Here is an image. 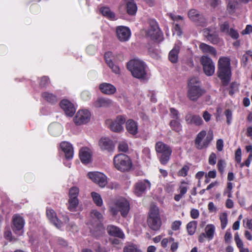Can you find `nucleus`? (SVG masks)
<instances>
[{"label": "nucleus", "mask_w": 252, "mask_h": 252, "mask_svg": "<svg viewBox=\"0 0 252 252\" xmlns=\"http://www.w3.org/2000/svg\"><path fill=\"white\" fill-rule=\"evenodd\" d=\"M155 150L160 162L163 165L166 164L170 159L172 152L170 146L161 141H158L155 145Z\"/></svg>", "instance_id": "obj_4"}, {"label": "nucleus", "mask_w": 252, "mask_h": 252, "mask_svg": "<svg viewBox=\"0 0 252 252\" xmlns=\"http://www.w3.org/2000/svg\"><path fill=\"white\" fill-rule=\"evenodd\" d=\"M188 185V182L185 181H181L179 187L180 193L184 195L187 193L189 189Z\"/></svg>", "instance_id": "obj_43"}, {"label": "nucleus", "mask_w": 252, "mask_h": 252, "mask_svg": "<svg viewBox=\"0 0 252 252\" xmlns=\"http://www.w3.org/2000/svg\"><path fill=\"white\" fill-rule=\"evenodd\" d=\"M221 222V227L222 229H224L227 224V215L226 213H223L220 215V217Z\"/></svg>", "instance_id": "obj_46"}, {"label": "nucleus", "mask_w": 252, "mask_h": 252, "mask_svg": "<svg viewBox=\"0 0 252 252\" xmlns=\"http://www.w3.org/2000/svg\"><path fill=\"white\" fill-rule=\"evenodd\" d=\"M124 252H142V251L138 249L136 246L131 245H127L124 248Z\"/></svg>", "instance_id": "obj_44"}, {"label": "nucleus", "mask_w": 252, "mask_h": 252, "mask_svg": "<svg viewBox=\"0 0 252 252\" xmlns=\"http://www.w3.org/2000/svg\"><path fill=\"white\" fill-rule=\"evenodd\" d=\"M48 129L51 134L56 136L62 133L63 127L58 123H53L49 126Z\"/></svg>", "instance_id": "obj_33"}, {"label": "nucleus", "mask_w": 252, "mask_h": 252, "mask_svg": "<svg viewBox=\"0 0 252 252\" xmlns=\"http://www.w3.org/2000/svg\"><path fill=\"white\" fill-rule=\"evenodd\" d=\"M150 183L148 180H143L138 182L135 185V194L139 196L145 191L146 189L150 188Z\"/></svg>", "instance_id": "obj_21"}, {"label": "nucleus", "mask_w": 252, "mask_h": 252, "mask_svg": "<svg viewBox=\"0 0 252 252\" xmlns=\"http://www.w3.org/2000/svg\"><path fill=\"white\" fill-rule=\"evenodd\" d=\"M242 152L240 148H238L235 153V159L237 163H240L241 161Z\"/></svg>", "instance_id": "obj_55"}, {"label": "nucleus", "mask_w": 252, "mask_h": 252, "mask_svg": "<svg viewBox=\"0 0 252 252\" xmlns=\"http://www.w3.org/2000/svg\"><path fill=\"white\" fill-rule=\"evenodd\" d=\"M80 158L84 163H88L91 161L92 154L90 150L87 148H82L80 151Z\"/></svg>", "instance_id": "obj_31"}, {"label": "nucleus", "mask_w": 252, "mask_h": 252, "mask_svg": "<svg viewBox=\"0 0 252 252\" xmlns=\"http://www.w3.org/2000/svg\"><path fill=\"white\" fill-rule=\"evenodd\" d=\"M46 215L50 222L57 228L62 227V222L57 218L56 213L53 210L47 209L46 211Z\"/></svg>", "instance_id": "obj_28"}, {"label": "nucleus", "mask_w": 252, "mask_h": 252, "mask_svg": "<svg viewBox=\"0 0 252 252\" xmlns=\"http://www.w3.org/2000/svg\"><path fill=\"white\" fill-rule=\"evenodd\" d=\"M182 222L180 220L174 221L171 225V228L173 230L176 231L180 229L181 225Z\"/></svg>", "instance_id": "obj_54"}, {"label": "nucleus", "mask_w": 252, "mask_h": 252, "mask_svg": "<svg viewBox=\"0 0 252 252\" xmlns=\"http://www.w3.org/2000/svg\"><path fill=\"white\" fill-rule=\"evenodd\" d=\"M220 29L221 32L229 35L233 39H237L239 37L238 32L233 28H229L228 22L225 21L220 24Z\"/></svg>", "instance_id": "obj_18"}, {"label": "nucleus", "mask_w": 252, "mask_h": 252, "mask_svg": "<svg viewBox=\"0 0 252 252\" xmlns=\"http://www.w3.org/2000/svg\"><path fill=\"white\" fill-rule=\"evenodd\" d=\"M99 146L102 151L108 152H112L114 149L113 141L107 137H102L99 140Z\"/></svg>", "instance_id": "obj_20"}, {"label": "nucleus", "mask_w": 252, "mask_h": 252, "mask_svg": "<svg viewBox=\"0 0 252 252\" xmlns=\"http://www.w3.org/2000/svg\"><path fill=\"white\" fill-rule=\"evenodd\" d=\"M234 240L239 249L242 248L244 246L243 242L240 239L239 235L237 233L235 234Z\"/></svg>", "instance_id": "obj_52"}, {"label": "nucleus", "mask_w": 252, "mask_h": 252, "mask_svg": "<svg viewBox=\"0 0 252 252\" xmlns=\"http://www.w3.org/2000/svg\"><path fill=\"white\" fill-rule=\"evenodd\" d=\"M100 11L103 16L107 17L111 20L115 19V14L113 12L111 11L109 7H102L100 9Z\"/></svg>", "instance_id": "obj_36"}, {"label": "nucleus", "mask_w": 252, "mask_h": 252, "mask_svg": "<svg viewBox=\"0 0 252 252\" xmlns=\"http://www.w3.org/2000/svg\"><path fill=\"white\" fill-rule=\"evenodd\" d=\"M170 113L171 116L172 118H175L176 119H179V114L177 110L172 108L170 109Z\"/></svg>", "instance_id": "obj_61"}, {"label": "nucleus", "mask_w": 252, "mask_h": 252, "mask_svg": "<svg viewBox=\"0 0 252 252\" xmlns=\"http://www.w3.org/2000/svg\"><path fill=\"white\" fill-rule=\"evenodd\" d=\"M91 196L93 199L94 203L97 206H101L103 204L102 199L100 194L95 192H92L91 193Z\"/></svg>", "instance_id": "obj_38"}, {"label": "nucleus", "mask_w": 252, "mask_h": 252, "mask_svg": "<svg viewBox=\"0 0 252 252\" xmlns=\"http://www.w3.org/2000/svg\"><path fill=\"white\" fill-rule=\"evenodd\" d=\"M107 230L108 234L111 236L119 237L122 239H124L125 238L124 233L122 230L117 226L113 225H109L107 226Z\"/></svg>", "instance_id": "obj_29"}, {"label": "nucleus", "mask_w": 252, "mask_h": 252, "mask_svg": "<svg viewBox=\"0 0 252 252\" xmlns=\"http://www.w3.org/2000/svg\"><path fill=\"white\" fill-rule=\"evenodd\" d=\"M199 215V213L198 210L195 209H191L190 211V216L192 219H197Z\"/></svg>", "instance_id": "obj_60"}, {"label": "nucleus", "mask_w": 252, "mask_h": 252, "mask_svg": "<svg viewBox=\"0 0 252 252\" xmlns=\"http://www.w3.org/2000/svg\"><path fill=\"white\" fill-rule=\"evenodd\" d=\"M252 32V26L251 25H248L247 26L246 29L243 31L242 34H249Z\"/></svg>", "instance_id": "obj_64"}, {"label": "nucleus", "mask_w": 252, "mask_h": 252, "mask_svg": "<svg viewBox=\"0 0 252 252\" xmlns=\"http://www.w3.org/2000/svg\"><path fill=\"white\" fill-rule=\"evenodd\" d=\"M203 35L204 36L213 44H217L220 41L218 33L209 29L203 30Z\"/></svg>", "instance_id": "obj_24"}, {"label": "nucleus", "mask_w": 252, "mask_h": 252, "mask_svg": "<svg viewBox=\"0 0 252 252\" xmlns=\"http://www.w3.org/2000/svg\"><path fill=\"white\" fill-rule=\"evenodd\" d=\"M173 34H176L177 35L180 36L182 34L181 30L178 24H176L174 27Z\"/></svg>", "instance_id": "obj_62"}, {"label": "nucleus", "mask_w": 252, "mask_h": 252, "mask_svg": "<svg viewBox=\"0 0 252 252\" xmlns=\"http://www.w3.org/2000/svg\"><path fill=\"white\" fill-rule=\"evenodd\" d=\"M239 1L237 0H229L227 5V10L229 13H233L238 7Z\"/></svg>", "instance_id": "obj_39"}, {"label": "nucleus", "mask_w": 252, "mask_h": 252, "mask_svg": "<svg viewBox=\"0 0 252 252\" xmlns=\"http://www.w3.org/2000/svg\"><path fill=\"white\" fill-rule=\"evenodd\" d=\"M147 35L153 39H160L161 36V32L155 21L152 20L150 21V27L147 31Z\"/></svg>", "instance_id": "obj_13"}, {"label": "nucleus", "mask_w": 252, "mask_h": 252, "mask_svg": "<svg viewBox=\"0 0 252 252\" xmlns=\"http://www.w3.org/2000/svg\"><path fill=\"white\" fill-rule=\"evenodd\" d=\"M68 203V209L71 211H74L78 205L79 201L78 198H69Z\"/></svg>", "instance_id": "obj_42"}, {"label": "nucleus", "mask_w": 252, "mask_h": 252, "mask_svg": "<svg viewBox=\"0 0 252 252\" xmlns=\"http://www.w3.org/2000/svg\"><path fill=\"white\" fill-rule=\"evenodd\" d=\"M104 58L106 63L112 69V71L116 74H119L120 69L118 65L114 64V62H116V59L112 53L111 52H106L104 55Z\"/></svg>", "instance_id": "obj_14"}, {"label": "nucleus", "mask_w": 252, "mask_h": 252, "mask_svg": "<svg viewBox=\"0 0 252 252\" xmlns=\"http://www.w3.org/2000/svg\"><path fill=\"white\" fill-rule=\"evenodd\" d=\"M216 147L219 151H221L223 150V141L222 139H220L217 140L216 143Z\"/></svg>", "instance_id": "obj_58"}, {"label": "nucleus", "mask_w": 252, "mask_h": 252, "mask_svg": "<svg viewBox=\"0 0 252 252\" xmlns=\"http://www.w3.org/2000/svg\"><path fill=\"white\" fill-rule=\"evenodd\" d=\"M91 113L87 110H79L74 118V123L78 125L87 123L90 120Z\"/></svg>", "instance_id": "obj_12"}, {"label": "nucleus", "mask_w": 252, "mask_h": 252, "mask_svg": "<svg viewBox=\"0 0 252 252\" xmlns=\"http://www.w3.org/2000/svg\"><path fill=\"white\" fill-rule=\"evenodd\" d=\"M188 16L191 21L196 22L197 25L202 26L205 25L206 19L196 10L194 9L190 10L188 12Z\"/></svg>", "instance_id": "obj_15"}, {"label": "nucleus", "mask_w": 252, "mask_h": 252, "mask_svg": "<svg viewBox=\"0 0 252 252\" xmlns=\"http://www.w3.org/2000/svg\"><path fill=\"white\" fill-rule=\"evenodd\" d=\"M232 238L231 233L229 231H227L224 235V240L226 243L230 242Z\"/></svg>", "instance_id": "obj_63"}, {"label": "nucleus", "mask_w": 252, "mask_h": 252, "mask_svg": "<svg viewBox=\"0 0 252 252\" xmlns=\"http://www.w3.org/2000/svg\"><path fill=\"white\" fill-rule=\"evenodd\" d=\"M79 192V189L76 187H73L69 189V198H78Z\"/></svg>", "instance_id": "obj_45"}, {"label": "nucleus", "mask_w": 252, "mask_h": 252, "mask_svg": "<svg viewBox=\"0 0 252 252\" xmlns=\"http://www.w3.org/2000/svg\"><path fill=\"white\" fill-rule=\"evenodd\" d=\"M181 43L175 44L173 48L169 52L168 54L169 60L173 63L178 61V54L180 51Z\"/></svg>", "instance_id": "obj_25"}, {"label": "nucleus", "mask_w": 252, "mask_h": 252, "mask_svg": "<svg viewBox=\"0 0 252 252\" xmlns=\"http://www.w3.org/2000/svg\"><path fill=\"white\" fill-rule=\"evenodd\" d=\"M91 216L93 219H96L99 222L103 220V216L102 214L95 210L92 211Z\"/></svg>", "instance_id": "obj_48"}, {"label": "nucleus", "mask_w": 252, "mask_h": 252, "mask_svg": "<svg viewBox=\"0 0 252 252\" xmlns=\"http://www.w3.org/2000/svg\"><path fill=\"white\" fill-rule=\"evenodd\" d=\"M204 93V91L200 87V82L198 78L193 77L189 79L188 83L187 96L190 100L197 101Z\"/></svg>", "instance_id": "obj_3"}, {"label": "nucleus", "mask_w": 252, "mask_h": 252, "mask_svg": "<svg viewBox=\"0 0 252 252\" xmlns=\"http://www.w3.org/2000/svg\"><path fill=\"white\" fill-rule=\"evenodd\" d=\"M199 48L204 54H208L214 56H216L217 55V51L215 48L206 43H200Z\"/></svg>", "instance_id": "obj_32"}, {"label": "nucleus", "mask_w": 252, "mask_h": 252, "mask_svg": "<svg viewBox=\"0 0 252 252\" xmlns=\"http://www.w3.org/2000/svg\"><path fill=\"white\" fill-rule=\"evenodd\" d=\"M81 97L84 100H88L91 98V94L88 91H84L81 93Z\"/></svg>", "instance_id": "obj_57"}, {"label": "nucleus", "mask_w": 252, "mask_h": 252, "mask_svg": "<svg viewBox=\"0 0 252 252\" xmlns=\"http://www.w3.org/2000/svg\"><path fill=\"white\" fill-rule=\"evenodd\" d=\"M116 33L118 38L123 42L127 41L131 35L130 29L123 26H118L117 28Z\"/></svg>", "instance_id": "obj_16"}, {"label": "nucleus", "mask_w": 252, "mask_h": 252, "mask_svg": "<svg viewBox=\"0 0 252 252\" xmlns=\"http://www.w3.org/2000/svg\"><path fill=\"white\" fill-rule=\"evenodd\" d=\"M197 222L196 221L193 220L189 222L187 225V229L189 235H192L194 234Z\"/></svg>", "instance_id": "obj_37"}, {"label": "nucleus", "mask_w": 252, "mask_h": 252, "mask_svg": "<svg viewBox=\"0 0 252 252\" xmlns=\"http://www.w3.org/2000/svg\"><path fill=\"white\" fill-rule=\"evenodd\" d=\"M238 91V84L236 82L231 83L230 88L229 90V94L233 95L235 93Z\"/></svg>", "instance_id": "obj_49"}, {"label": "nucleus", "mask_w": 252, "mask_h": 252, "mask_svg": "<svg viewBox=\"0 0 252 252\" xmlns=\"http://www.w3.org/2000/svg\"><path fill=\"white\" fill-rule=\"evenodd\" d=\"M113 104V101L108 98L99 97L97 98L93 103V106L96 108H108Z\"/></svg>", "instance_id": "obj_17"}, {"label": "nucleus", "mask_w": 252, "mask_h": 252, "mask_svg": "<svg viewBox=\"0 0 252 252\" xmlns=\"http://www.w3.org/2000/svg\"><path fill=\"white\" fill-rule=\"evenodd\" d=\"M225 162L223 159H220L218 162V170L220 173H223L224 171V168L225 167Z\"/></svg>", "instance_id": "obj_53"}, {"label": "nucleus", "mask_w": 252, "mask_h": 252, "mask_svg": "<svg viewBox=\"0 0 252 252\" xmlns=\"http://www.w3.org/2000/svg\"><path fill=\"white\" fill-rule=\"evenodd\" d=\"M127 67L134 77L142 80L148 79L147 67L142 61L139 59L131 60L127 63Z\"/></svg>", "instance_id": "obj_2"}, {"label": "nucleus", "mask_w": 252, "mask_h": 252, "mask_svg": "<svg viewBox=\"0 0 252 252\" xmlns=\"http://www.w3.org/2000/svg\"><path fill=\"white\" fill-rule=\"evenodd\" d=\"M216 231V227L213 224H207L204 228V233L205 234V236H207V239L208 240H212L215 235Z\"/></svg>", "instance_id": "obj_34"}, {"label": "nucleus", "mask_w": 252, "mask_h": 252, "mask_svg": "<svg viewBox=\"0 0 252 252\" xmlns=\"http://www.w3.org/2000/svg\"><path fill=\"white\" fill-rule=\"evenodd\" d=\"M12 220L14 226L13 228V231L15 233L19 232V234H20V231H21L23 229L24 226V220L21 216L17 214L13 216Z\"/></svg>", "instance_id": "obj_22"}, {"label": "nucleus", "mask_w": 252, "mask_h": 252, "mask_svg": "<svg viewBox=\"0 0 252 252\" xmlns=\"http://www.w3.org/2000/svg\"><path fill=\"white\" fill-rule=\"evenodd\" d=\"M213 138L212 132H209L206 136V132L202 130L198 133L195 140V144L198 149L207 148Z\"/></svg>", "instance_id": "obj_8"}, {"label": "nucleus", "mask_w": 252, "mask_h": 252, "mask_svg": "<svg viewBox=\"0 0 252 252\" xmlns=\"http://www.w3.org/2000/svg\"><path fill=\"white\" fill-rule=\"evenodd\" d=\"M60 147L62 150L66 158L72 159L73 157L74 151L72 145L66 141H63L61 143Z\"/></svg>", "instance_id": "obj_23"}, {"label": "nucleus", "mask_w": 252, "mask_h": 252, "mask_svg": "<svg viewBox=\"0 0 252 252\" xmlns=\"http://www.w3.org/2000/svg\"><path fill=\"white\" fill-rule=\"evenodd\" d=\"M99 89L102 94L107 95L113 94L117 91L116 87L114 85L107 83L100 84L99 86Z\"/></svg>", "instance_id": "obj_27"}, {"label": "nucleus", "mask_w": 252, "mask_h": 252, "mask_svg": "<svg viewBox=\"0 0 252 252\" xmlns=\"http://www.w3.org/2000/svg\"><path fill=\"white\" fill-rule=\"evenodd\" d=\"M170 125L171 128L177 132H180L182 130V126L179 119L172 120Z\"/></svg>", "instance_id": "obj_41"}, {"label": "nucleus", "mask_w": 252, "mask_h": 252, "mask_svg": "<svg viewBox=\"0 0 252 252\" xmlns=\"http://www.w3.org/2000/svg\"><path fill=\"white\" fill-rule=\"evenodd\" d=\"M42 97L47 101L53 103L57 101V97L56 95L48 92H44L42 94Z\"/></svg>", "instance_id": "obj_40"}, {"label": "nucleus", "mask_w": 252, "mask_h": 252, "mask_svg": "<svg viewBox=\"0 0 252 252\" xmlns=\"http://www.w3.org/2000/svg\"><path fill=\"white\" fill-rule=\"evenodd\" d=\"M224 115L226 118V122L228 125H230L231 123L232 119V112L229 109H227L224 112Z\"/></svg>", "instance_id": "obj_51"}, {"label": "nucleus", "mask_w": 252, "mask_h": 252, "mask_svg": "<svg viewBox=\"0 0 252 252\" xmlns=\"http://www.w3.org/2000/svg\"><path fill=\"white\" fill-rule=\"evenodd\" d=\"M49 78L46 76H44L41 79L40 85L42 87H45L49 83Z\"/></svg>", "instance_id": "obj_59"}, {"label": "nucleus", "mask_w": 252, "mask_h": 252, "mask_svg": "<svg viewBox=\"0 0 252 252\" xmlns=\"http://www.w3.org/2000/svg\"><path fill=\"white\" fill-rule=\"evenodd\" d=\"M60 106L69 117L73 116L76 110L73 104L67 99L62 100L60 102Z\"/></svg>", "instance_id": "obj_19"}, {"label": "nucleus", "mask_w": 252, "mask_h": 252, "mask_svg": "<svg viewBox=\"0 0 252 252\" xmlns=\"http://www.w3.org/2000/svg\"><path fill=\"white\" fill-rule=\"evenodd\" d=\"M217 75L224 86L229 83L231 77L230 60L228 57H221L218 61Z\"/></svg>", "instance_id": "obj_1"}, {"label": "nucleus", "mask_w": 252, "mask_h": 252, "mask_svg": "<svg viewBox=\"0 0 252 252\" xmlns=\"http://www.w3.org/2000/svg\"><path fill=\"white\" fill-rule=\"evenodd\" d=\"M115 168L121 172L128 171L132 167V164L130 158L125 154H118L113 158Z\"/></svg>", "instance_id": "obj_6"}, {"label": "nucleus", "mask_w": 252, "mask_h": 252, "mask_svg": "<svg viewBox=\"0 0 252 252\" xmlns=\"http://www.w3.org/2000/svg\"><path fill=\"white\" fill-rule=\"evenodd\" d=\"M129 209V203L124 198L119 199L111 207V211L114 216L117 215L120 212L124 217L127 216Z\"/></svg>", "instance_id": "obj_7"}, {"label": "nucleus", "mask_w": 252, "mask_h": 252, "mask_svg": "<svg viewBox=\"0 0 252 252\" xmlns=\"http://www.w3.org/2000/svg\"><path fill=\"white\" fill-rule=\"evenodd\" d=\"M189 167L188 165H185L178 172V175L179 176L185 177L187 175Z\"/></svg>", "instance_id": "obj_50"}, {"label": "nucleus", "mask_w": 252, "mask_h": 252, "mask_svg": "<svg viewBox=\"0 0 252 252\" xmlns=\"http://www.w3.org/2000/svg\"><path fill=\"white\" fill-rule=\"evenodd\" d=\"M200 61L204 73L208 76H212L215 70V64L212 60L208 56L204 55L201 57Z\"/></svg>", "instance_id": "obj_9"}, {"label": "nucleus", "mask_w": 252, "mask_h": 252, "mask_svg": "<svg viewBox=\"0 0 252 252\" xmlns=\"http://www.w3.org/2000/svg\"><path fill=\"white\" fill-rule=\"evenodd\" d=\"M185 120L187 124L194 125L196 126H201L203 124V120L199 115H193L190 113L187 114Z\"/></svg>", "instance_id": "obj_26"}, {"label": "nucleus", "mask_w": 252, "mask_h": 252, "mask_svg": "<svg viewBox=\"0 0 252 252\" xmlns=\"http://www.w3.org/2000/svg\"><path fill=\"white\" fill-rule=\"evenodd\" d=\"M126 5V12L130 15H134L137 11V6L134 0H122Z\"/></svg>", "instance_id": "obj_30"}, {"label": "nucleus", "mask_w": 252, "mask_h": 252, "mask_svg": "<svg viewBox=\"0 0 252 252\" xmlns=\"http://www.w3.org/2000/svg\"><path fill=\"white\" fill-rule=\"evenodd\" d=\"M147 223L149 227L153 230H158L161 225L158 208L155 205L151 206L149 213Z\"/></svg>", "instance_id": "obj_5"}, {"label": "nucleus", "mask_w": 252, "mask_h": 252, "mask_svg": "<svg viewBox=\"0 0 252 252\" xmlns=\"http://www.w3.org/2000/svg\"><path fill=\"white\" fill-rule=\"evenodd\" d=\"M216 155L214 153H211L209 158V163L211 165H215L216 163Z\"/></svg>", "instance_id": "obj_56"}, {"label": "nucleus", "mask_w": 252, "mask_h": 252, "mask_svg": "<svg viewBox=\"0 0 252 252\" xmlns=\"http://www.w3.org/2000/svg\"><path fill=\"white\" fill-rule=\"evenodd\" d=\"M88 177L101 188L104 187L107 183L106 176L101 172H92L88 173Z\"/></svg>", "instance_id": "obj_11"}, {"label": "nucleus", "mask_w": 252, "mask_h": 252, "mask_svg": "<svg viewBox=\"0 0 252 252\" xmlns=\"http://www.w3.org/2000/svg\"><path fill=\"white\" fill-rule=\"evenodd\" d=\"M126 119L124 116H119L113 121L109 120L107 124L110 129L116 132H120L124 130L123 125L126 122Z\"/></svg>", "instance_id": "obj_10"}, {"label": "nucleus", "mask_w": 252, "mask_h": 252, "mask_svg": "<svg viewBox=\"0 0 252 252\" xmlns=\"http://www.w3.org/2000/svg\"><path fill=\"white\" fill-rule=\"evenodd\" d=\"M126 128L129 133L136 134L138 132L137 124L133 120L129 119L126 123Z\"/></svg>", "instance_id": "obj_35"}, {"label": "nucleus", "mask_w": 252, "mask_h": 252, "mask_svg": "<svg viewBox=\"0 0 252 252\" xmlns=\"http://www.w3.org/2000/svg\"><path fill=\"white\" fill-rule=\"evenodd\" d=\"M118 149L119 152L126 153L128 150V144L125 141H120L119 143Z\"/></svg>", "instance_id": "obj_47"}]
</instances>
